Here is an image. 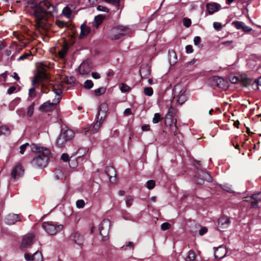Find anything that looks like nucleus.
<instances>
[{"label":"nucleus","mask_w":261,"mask_h":261,"mask_svg":"<svg viewBox=\"0 0 261 261\" xmlns=\"http://www.w3.org/2000/svg\"><path fill=\"white\" fill-rule=\"evenodd\" d=\"M130 87L125 84L122 83L121 85L120 90L122 92H127L130 90Z\"/></svg>","instance_id":"39"},{"label":"nucleus","mask_w":261,"mask_h":261,"mask_svg":"<svg viewBox=\"0 0 261 261\" xmlns=\"http://www.w3.org/2000/svg\"><path fill=\"white\" fill-rule=\"evenodd\" d=\"M155 181L154 180H149L147 182V187L149 190L153 189L155 186Z\"/></svg>","instance_id":"46"},{"label":"nucleus","mask_w":261,"mask_h":261,"mask_svg":"<svg viewBox=\"0 0 261 261\" xmlns=\"http://www.w3.org/2000/svg\"><path fill=\"white\" fill-rule=\"evenodd\" d=\"M92 76L93 78H94L95 79H98L100 77V75L99 73H98V72H96L92 73Z\"/></svg>","instance_id":"63"},{"label":"nucleus","mask_w":261,"mask_h":261,"mask_svg":"<svg viewBox=\"0 0 261 261\" xmlns=\"http://www.w3.org/2000/svg\"><path fill=\"white\" fill-rule=\"evenodd\" d=\"M173 93L174 98H177L176 101L179 105H182L187 100L186 90L182 89L180 85H177L174 87Z\"/></svg>","instance_id":"8"},{"label":"nucleus","mask_w":261,"mask_h":261,"mask_svg":"<svg viewBox=\"0 0 261 261\" xmlns=\"http://www.w3.org/2000/svg\"><path fill=\"white\" fill-rule=\"evenodd\" d=\"M10 134V130L8 126L4 125L0 127V136L2 135H8Z\"/></svg>","instance_id":"31"},{"label":"nucleus","mask_w":261,"mask_h":261,"mask_svg":"<svg viewBox=\"0 0 261 261\" xmlns=\"http://www.w3.org/2000/svg\"><path fill=\"white\" fill-rule=\"evenodd\" d=\"M230 223V218L227 216H223L218 219V228L221 231H224V229L227 228Z\"/></svg>","instance_id":"12"},{"label":"nucleus","mask_w":261,"mask_h":261,"mask_svg":"<svg viewBox=\"0 0 261 261\" xmlns=\"http://www.w3.org/2000/svg\"><path fill=\"white\" fill-rule=\"evenodd\" d=\"M161 116L159 113H155L152 119L153 123H157L161 120Z\"/></svg>","instance_id":"40"},{"label":"nucleus","mask_w":261,"mask_h":261,"mask_svg":"<svg viewBox=\"0 0 261 261\" xmlns=\"http://www.w3.org/2000/svg\"><path fill=\"white\" fill-rule=\"evenodd\" d=\"M170 226H171L170 224H169L168 222H164L161 225V228L162 230H166L169 229Z\"/></svg>","instance_id":"49"},{"label":"nucleus","mask_w":261,"mask_h":261,"mask_svg":"<svg viewBox=\"0 0 261 261\" xmlns=\"http://www.w3.org/2000/svg\"><path fill=\"white\" fill-rule=\"evenodd\" d=\"M81 33L79 35L80 38H83L86 36L90 32V28L85 23H83L81 26Z\"/></svg>","instance_id":"25"},{"label":"nucleus","mask_w":261,"mask_h":261,"mask_svg":"<svg viewBox=\"0 0 261 261\" xmlns=\"http://www.w3.org/2000/svg\"><path fill=\"white\" fill-rule=\"evenodd\" d=\"M31 7L33 9L37 29L42 33L45 32L50 26L48 20L49 16L57 15V9L46 0L40 2L38 4H33Z\"/></svg>","instance_id":"1"},{"label":"nucleus","mask_w":261,"mask_h":261,"mask_svg":"<svg viewBox=\"0 0 261 261\" xmlns=\"http://www.w3.org/2000/svg\"><path fill=\"white\" fill-rule=\"evenodd\" d=\"M183 24L187 28L189 27L191 24V19L188 18H184L183 19Z\"/></svg>","instance_id":"48"},{"label":"nucleus","mask_w":261,"mask_h":261,"mask_svg":"<svg viewBox=\"0 0 261 261\" xmlns=\"http://www.w3.org/2000/svg\"><path fill=\"white\" fill-rule=\"evenodd\" d=\"M34 257V254L31 255L29 253H25L24 254V258L27 261H30L33 260V258Z\"/></svg>","instance_id":"51"},{"label":"nucleus","mask_w":261,"mask_h":261,"mask_svg":"<svg viewBox=\"0 0 261 261\" xmlns=\"http://www.w3.org/2000/svg\"><path fill=\"white\" fill-rule=\"evenodd\" d=\"M134 201V197L132 196L127 195L126 196L125 203L127 207L130 206Z\"/></svg>","instance_id":"35"},{"label":"nucleus","mask_w":261,"mask_h":261,"mask_svg":"<svg viewBox=\"0 0 261 261\" xmlns=\"http://www.w3.org/2000/svg\"><path fill=\"white\" fill-rule=\"evenodd\" d=\"M196 256L195 252L192 250H190L185 258V261H195Z\"/></svg>","instance_id":"30"},{"label":"nucleus","mask_w":261,"mask_h":261,"mask_svg":"<svg viewBox=\"0 0 261 261\" xmlns=\"http://www.w3.org/2000/svg\"><path fill=\"white\" fill-rule=\"evenodd\" d=\"M91 71V65L87 61H84L79 66V72L82 74H88Z\"/></svg>","instance_id":"18"},{"label":"nucleus","mask_w":261,"mask_h":261,"mask_svg":"<svg viewBox=\"0 0 261 261\" xmlns=\"http://www.w3.org/2000/svg\"><path fill=\"white\" fill-rule=\"evenodd\" d=\"M106 92V88L100 87L95 90V93L96 95H100Z\"/></svg>","instance_id":"43"},{"label":"nucleus","mask_w":261,"mask_h":261,"mask_svg":"<svg viewBox=\"0 0 261 261\" xmlns=\"http://www.w3.org/2000/svg\"><path fill=\"white\" fill-rule=\"evenodd\" d=\"M34 237V235L32 233H28L25 235L22 239L21 247L26 248L30 246L33 244Z\"/></svg>","instance_id":"13"},{"label":"nucleus","mask_w":261,"mask_h":261,"mask_svg":"<svg viewBox=\"0 0 261 261\" xmlns=\"http://www.w3.org/2000/svg\"><path fill=\"white\" fill-rule=\"evenodd\" d=\"M221 6L217 3H207L206 5V10L209 14L211 15L220 10Z\"/></svg>","instance_id":"19"},{"label":"nucleus","mask_w":261,"mask_h":261,"mask_svg":"<svg viewBox=\"0 0 261 261\" xmlns=\"http://www.w3.org/2000/svg\"><path fill=\"white\" fill-rule=\"evenodd\" d=\"M30 147L32 151L38 153L31 161L32 166L35 168L45 167L49 160V150L37 144H32Z\"/></svg>","instance_id":"2"},{"label":"nucleus","mask_w":261,"mask_h":261,"mask_svg":"<svg viewBox=\"0 0 261 261\" xmlns=\"http://www.w3.org/2000/svg\"><path fill=\"white\" fill-rule=\"evenodd\" d=\"M69 165L70 167L74 168L76 166V163H75L74 161H71L70 160L69 161Z\"/></svg>","instance_id":"64"},{"label":"nucleus","mask_w":261,"mask_h":261,"mask_svg":"<svg viewBox=\"0 0 261 261\" xmlns=\"http://www.w3.org/2000/svg\"><path fill=\"white\" fill-rule=\"evenodd\" d=\"M242 30L244 32H249L252 30V29L250 27L246 25L245 23H244L243 27Z\"/></svg>","instance_id":"57"},{"label":"nucleus","mask_w":261,"mask_h":261,"mask_svg":"<svg viewBox=\"0 0 261 261\" xmlns=\"http://www.w3.org/2000/svg\"><path fill=\"white\" fill-rule=\"evenodd\" d=\"M37 67L38 71L32 81V85H36L47 79V74L46 73V69L48 67L47 64L42 62L38 63Z\"/></svg>","instance_id":"4"},{"label":"nucleus","mask_w":261,"mask_h":261,"mask_svg":"<svg viewBox=\"0 0 261 261\" xmlns=\"http://www.w3.org/2000/svg\"><path fill=\"white\" fill-rule=\"evenodd\" d=\"M108 111V105L106 103H102L99 107V110L98 113V117H100V120L103 121L106 116V112Z\"/></svg>","instance_id":"21"},{"label":"nucleus","mask_w":261,"mask_h":261,"mask_svg":"<svg viewBox=\"0 0 261 261\" xmlns=\"http://www.w3.org/2000/svg\"><path fill=\"white\" fill-rule=\"evenodd\" d=\"M33 261H43V256L41 252L36 251L34 254Z\"/></svg>","instance_id":"33"},{"label":"nucleus","mask_w":261,"mask_h":261,"mask_svg":"<svg viewBox=\"0 0 261 261\" xmlns=\"http://www.w3.org/2000/svg\"><path fill=\"white\" fill-rule=\"evenodd\" d=\"M226 254V248L223 246H220L218 247L214 252L215 257L219 259L224 257Z\"/></svg>","instance_id":"20"},{"label":"nucleus","mask_w":261,"mask_h":261,"mask_svg":"<svg viewBox=\"0 0 261 261\" xmlns=\"http://www.w3.org/2000/svg\"><path fill=\"white\" fill-rule=\"evenodd\" d=\"M35 102H33L28 108L27 111V116L29 117H31L34 113Z\"/></svg>","instance_id":"32"},{"label":"nucleus","mask_w":261,"mask_h":261,"mask_svg":"<svg viewBox=\"0 0 261 261\" xmlns=\"http://www.w3.org/2000/svg\"><path fill=\"white\" fill-rule=\"evenodd\" d=\"M105 171L109 178L110 181L115 183L116 181V172L114 168L108 166L106 168Z\"/></svg>","instance_id":"15"},{"label":"nucleus","mask_w":261,"mask_h":261,"mask_svg":"<svg viewBox=\"0 0 261 261\" xmlns=\"http://www.w3.org/2000/svg\"><path fill=\"white\" fill-rule=\"evenodd\" d=\"M24 169L21 164L16 165L12 169L11 176L13 178H17L23 174Z\"/></svg>","instance_id":"14"},{"label":"nucleus","mask_w":261,"mask_h":261,"mask_svg":"<svg viewBox=\"0 0 261 261\" xmlns=\"http://www.w3.org/2000/svg\"><path fill=\"white\" fill-rule=\"evenodd\" d=\"M140 73L142 78L146 79L150 75V71L147 66H141Z\"/></svg>","instance_id":"27"},{"label":"nucleus","mask_w":261,"mask_h":261,"mask_svg":"<svg viewBox=\"0 0 261 261\" xmlns=\"http://www.w3.org/2000/svg\"><path fill=\"white\" fill-rule=\"evenodd\" d=\"M61 159L64 162L69 161V155L67 153H63L61 155Z\"/></svg>","instance_id":"54"},{"label":"nucleus","mask_w":261,"mask_h":261,"mask_svg":"<svg viewBox=\"0 0 261 261\" xmlns=\"http://www.w3.org/2000/svg\"><path fill=\"white\" fill-rule=\"evenodd\" d=\"M129 32V29L126 27L117 25L110 31L109 36L111 39L117 40L120 39L122 36L128 34Z\"/></svg>","instance_id":"5"},{"label":"nucleus","mask_w":261,"mask_h":261,"mask_svg":"<svg viewBox=\"0 0 261 261\" xmlns=\"http://www.w3.org/2000/svg\"><path fill=\"white\" fill-rule=\"evenodd\" d=\"M31 52L28 51L27 53H24L22 55L20 56L17 59L18 61L23 60L24 59H27L28 57L31 55Z\"/></svg>","instance_id":"47"},{"label":"nucleus","mask_w":261,"mask_h":261,"mask_svg":"<svg viewBox=\"0 0 261 261\" xmlns=\"http://www.w3.org/2000/svg\"><path fill=\"white\" fill-rule=\"evenodd\" d=\"M69 50L68 44L65 43L62 46L61 49L58 51V57L60 59H63L66 56Z\"/></svg>","instance_id":"23"},{"label":"nucleus","mask_w":261,"mask_h":261,"mask_svg":"<svg viewBox=\"0 0 261 261\" xmlns=\"http://www.w3.org/2000/svg\"><path fill=\"white\" fill-rule=\"evenodd\" d=\"M93 86V83L91 80H86L84 83V87L86 89H90Z\"/></svg>","instance_id":"41"},{"label":"nucleus","mask_w":261,"mask_h":261,"mask_svg":"<svg viewBox=\"0 0 261 261\" xmlns=\"http://www.w3.org/2000/svg\"><path fill=\"white\" fill-rule=\"evenodd\" d=\"M72 238L74 242L79 245H81L84 242L83 236L78 232H74Z\"/></svg>","instance_id":"26"},{"label":"nucleus","mask_w":261,"mask_h":261,"mask_svg":"<svg viewBox=\"0 0 261 261\" xmlns=\"http://www.w3.org/2000/svg\"><path fill=\"white\" fill-rule=\"evenodd\" d=\"M207 231V229L205 227H202L199 231L200 235L202 236Z\"/></svg>","instance_id":"58"},{"label":"nucleus","mask_w":261,"mask_h":261,"mask_svg":"<svg viewBox=\"0 0 261 261\" xmlns=\"http://www.w3.org/2000/svg\"><path fill=\"white\" fill-rule=\"evenodd\" d=\"M213 27L217 30H220L222 28V25L219 22H215L213 23Z\"/></svg>","instance_id":"52"},{"label":"nucleus","mask_w":261,"mask_h":261,"mask_svg":"<svg viewBox=\"0 0 261 261\" xmlns=\"http://www.w3.org/2000/svg\"><path fill=\"white\" fill-rule=\"evenodd\" d=\"M230 82L232 84H236L239 81V78L236 76H230L229 78Z\"/></svg>","instance_id":"53"},{"label":"nucleus","mask_w":261,"mask_h":261,"mask_svg":"<svg viewBox=\"0 0 261 261\" xmlns=\"http://www.w3.org/2000/svg\"><path fill=\"white\" fill-rule=\"evenodd\" d=\"M186 52L188 54L192 53L193 51L192 46L190 45L186 46Z\"/></svg>","instance_id":"59"},{"label":"nucleus","mask_w":261,"mask_h":261,"mask_svg":"<svg viewBox=\"0 0 261 261\" xmlns=\"http://www.w3.org/2000/svg\"><path fill=\"white\" fill-rule=\"evenodd\" d=\"M176 114V110L171 106L166 116L173 117Z\"/></svg>","instance_id":"37"},{"label":"nucleus","mask_w":261,"mask_h":261,"mask_svg":"<svg viewBox=\"0 0 261 261\" xmlns=\"http://www.w3.org/2000/svg\"><path fill=\"white\" fill-rule=\"evenodd\" d=\"M97 10L100 11L107 12H109L108 8H107V7L100 6V5H99L97 7Z\"/></svg>","instance_id":"56"},{"label":"nucleus","mask_w":261,"mask_h":261,"mask_svg":"<svg viewBox=\"0 0 261 261\" xmlns=\"http://www.w3.org/2000/svg\"><path fill=\"white\" fill-rule=\"evenodd\" d=\"M212 85L223 90H227L229 87V82L226 79L219 76H214L211 79Z\"/></svg>","instance_id":"9"},{"label":"nucleus","mask_w":261,"mask_h":261,"mask_svg":"<svg viewBox=\"0 0 261 261\" xmlns=\"http://www.w3.org/2000/svg\"><path fill=\"white\" fill-rule=\"evenodd\" d=\"M104 17L102 15H99L95 17L94 20L92 22V25L95 28H97L98 26L101 23Z\"/></svg>","instance_id":"29"},{"label":"nucleus","mask_w":261,"mask_h":261,"mask_svg":"<svg viewBox=\"0 0 261 261\" xmlns=\"http://www.w3.org/2000/svg\"><path fill=\"white\" fill-rule=\"evenodd\" d=\"M99 120V121H97L95 123L90 126L88 129H85L84 134L85 135H88L89 132H90L91 134H94L97 133L99 130L102 122Z\"/></svg>","instance_id":"17"},{"label":"nucleus","mask_w":261,"mask_h":261,"mask_svg":"<svg viewBox=\"0 0 261 261\" xmlns=\"http://www.w3.org/2000/svg\"><path fill=\"white\" fill-rule=\"evenodd\" d=\"M204 180L211 181L212 178L207 172L201 171L198 173V176H195V181L197 184L201 185Z\"/></svg>","instance_id":"11"},{"label":"nucleus","mask_w":261,"mask_h":261,"mask_svg":"<svg viewBox=\"0 0 261 261\" xmlns=\"http://www.w3.org/2000/svg\"><path fill=\"white\" fill-rule=\"evenodd\" d=\"M16 90V87L14 86L10 87L7 90V93L9 94H11L13 93Z\"/></svg>","instance_id":"60"},{"label":"nucleus","mask_w":261,"mask_h":261,"mask_svg":"<svg viewBox=\"0 0 261 261\" xmlns=\"http://www.w3.org/2000/svg\"><path fill=\"white\" fill-rule=\"evenodd\" d=\"M260 194H257L252 195L251 197V198L253 199V200L251 202V207L254 208L256 207L258 204V201H260L261 199L259 197Z\"/></svg>","instance_id":"28"},{"label":"nucleus","mask_w":261,"mask_h":261,"mask_svg":"<svg viewBox=\"0 0 261 261\" xmlns=\"http://www.w3.org/2000/svg\"><path fill=\"white\" fill-rule=\"evenodd\" d=\"M29 145V144L28 143H26L21 145L20 147V151H19L20 153L21 154H23L25 150L26 147Z\"/></svg>","instance_id":"50"},{"label":"nucleus","mask_w":261,"mask_h":261,"mask_svg":"<svg viewBox=\"0 0 261 261\" xmlns=\"http://www.w3.org/2000/svg\"><path fill=\"white\" fill-rule=\"evenodd\" d=\"M13 35L18 39V40L21 42L22 40V36L20 35H19L18 33L17 32H14L13 33Z\"/></svg>","instance_id":"62"},{"label":"nucleus","mask_w":261,"mask_h":261,"mask_svg":"<svg viewBox=\"0 0 261 261\" xmlns=\"http://www.w3.org/2000/svg\"><path fill=\"white\" fill-rule=\"evenodd\" d=\"M18 221H20L19 215L15 214H9L6 218V223L9 225H13Z\"/></svg>","instance_id":"22"},{"label":"nucleus","mask_w":261,"mask_h":261,"mask_svg":"<svg viewBox=\"0 0 261 261\" xmlns=\"http://www.w3.org/2000/svg\"><path fill=\"white\" fill-rule=\"evenodd\" d=\"M201 42V38L199 36H196L194 38V43L195 45H198Z\"/></svg>","instance_id":"55"},{"label":"nucleus","mask_w":261,"mask_h":261,"mask_svg":"<svg viewBox=\"0 0 261 261\" xmlns=\"http://www.w3.org/2000/svg\"><path fill=\"white\" fill-rule=\"evenodd\" d=\"M222 188L224 190L228 192H232L231 188L228 185H223Z\"/></svg>","instance_id":"61"},{"label":"nucleus","mask_w":261,"mask_h":261,"mask_svg":"<svg viewBox=\"0 0 261 261\" xmlns=\"http://www.w3.org/2000/svg\"><path fill=\"white\" fill-rule=\"evenodd\" d=\"M173 118V117L166 116L165 123L166 125L170 126L171 130L174 132V135H176L177 131V127Z\"/></svg>","instance_id":"16"},{"label":"nucleus","mask_w":261,"mask_h":261,"mask_svg":"<svg viewBox=\"0 0 261 261\" xmlns=\"http://www.w3.org/2000/svg\"><path fill=\"white\" fill-rule=\"evenodd\" d=\"M111 222L109 219L103 220L99 225L100 234L103 237L107 236L110 228Z\"/></svg>","instance_id":"10"},{"label":"nucleus","mask_w":261,"mask_h":261,"mask_svg":"<svg viewBox=\"0 0 261 261\" xmlns=\"http://www.w3.org/2000/svg\"><path fill=\"white\" fill-rule=\"evenodd\" d=\"M62 12L65 16L68 17H69L70 16L71 13L70 9L67 7H65L63 9Z\"/></svg>","instance_id":"44"},{"label":"nucleus","mask_w":261,"mask_h":261,"mask_svg":"<svg viewBox=\"0 0 261 261\" xmlns=\"http://www.w3.org/2000/svg\"><path fill=\"white\" fill-rule=\"evenodd\" d=\"M105 1L115 6L117 8V9H119V7L120 6V0H105Z\"/></svg>","instance_id":"34"},{"label":"nucleus","mask_w":261,"mask_h":261,"mask_svg":"<svg viewBox=\"0 0 261 261\" xmlns=\"http://www.w3.org/2000/svg\"><path fill=\"white\" fill-rule=\"evenodd\" d=\"M145 95L150 96L153 94V89L151 87H146L144 89Z\"/></svg>","instance_id":"38"},{"label":"nucleus","mask_w":261,"mask_h":261,"mask_svg":"<svg viewBox=\"0 0 261 261\" xmlns=\"http://www.w3.org/2000/svg\"><path fill=\"white\" fill-rule=\"evenodd\" d=\"M73 132L70 129H62L56 140L57 145L63 147L68 141L73 137Z\"/></svg>","instance_id":"6"},{"label":"nucleus","mask_w":261,"mask_h":261,"mask_svg":"<svg viewBox=\"0 0 261 261\" xmlns=\"http://www.w3.org/2000/svg\"><path fill=\"white\" fill-rule=\"evenodd\" d=\"M33 87L30 89L29 91V96L31 97V98H34L36 95V94L35 92V89H36L35 85H33Z\"/></svg>","instance_id":"42"},{"label":"nucleus","mask_w":261,"mask_h":261,"mask_svg":"<svg viewBox=\"0 0 261 261\" xmlns=\"http://www.w3.org/2000/svg\"><path fill=\"white\" fill-rule=\"evenodd\" d=\"M25 47V43L24 42H21L20 44H17L15 42H13L11 45L10 48L12 50H15L16 53H19L21 50Z\"/></svg>","instance_id":"24"},{"label":"nucleus","mask_w":261,"mask_h":261,"mask_svg":"<svg viewBox=\"0 0 261 261\" xmlns=\"http://www.w3.org/2000/svg\"><path fill=\"white\" fill-rule=\"evenodd\" d=\"M85 205V201L82 199L78 200H77V201L76 202V207L79 208H83L84 207Z\"/></svg>","instance_id":"45"},{"label":"nucleus","mask_w":261,"mask_h":261,"mask_svg":"<svg viewBox=\"0 0 261 261\" xmlns=\"http://www.w3.org/2000/svg\"><path fill=\"white\" fill-rule=\"evenodd\" d=\"M42 228L50 235H55L61 231L63 228L62 224L56 225L52 222H44L42 224Z\"/></svg>","instance_id":"7"},{"label":"nucleus","mask_w":261,"mask_h":261,"mask_svg":"<svg viewBox=\"0 0 261 261\" xmlns=\"http://www.w3.org/2000/svg\"><path fill=\"white\" fill-rule=\"evenodd\" d=\"M244 22L239 21H235L232 22V24L234 25L238 30L242 29L244 25Z\"/></svg>","instance_id":"36"},{"label":"nucleus","mask_w":261,"mask_h":261,"mask_svg":"<svg viewBox=\"0 0 261 261\" xmlns=\"http://www.w3.org/2000/svg\"><path fill=\"white\" fill-rule=\"evenodd\" d=\"M53 92L56 94L57 98H54L52 102L48 100L42 104L39 107L40 111L47 112L51 111L56 108L57 105L61 99L62 91L60 88L56 89L53 88Z\"/></svg>","instance_id":"3"}]
</instances>
